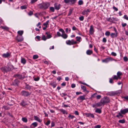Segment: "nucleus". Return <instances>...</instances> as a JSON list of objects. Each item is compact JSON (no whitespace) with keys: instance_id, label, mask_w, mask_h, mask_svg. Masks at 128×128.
<instances>
[{"instance_id":"60","label":"nucleus","mask_w":128,"mask_h":128,"mask_svg":"<svg viewBox=\"0 0 128 128\" xmlns=\"http://www.w3.org/2000/svg\"><path fill=\"white\" fill-rule=\"evenodd\" d=\"M111 54L113 56H116V53L114 52H112L111 53Z\"/></svg>"},{"instance_id":"18","label":"nucleus","mask_w":128,"mask_h":128,"mask_svg":"<svg viewBox=\"0 0 128 128\" xmlns=\"http://www.w3.org/2000/svg\"><path fill=\"white\" fill-rule=\"evenodd\" d=\"M0 28H1L2 29H3V30H8L9 28L8 27L6 26H1L0 27Z\"/></svg>"},{"instance_id":"1","label":"nucleus","mask_w":128,"mask_h":128,"mask_svg":"<svg viewBox=\"0 0 128 128\" xmlns=\"http://www.w3.org/2000/svg\"><path fill=\"white\" fill-rule=\"evenodd\" d=\"M50 6V3L46 2L39 4V7L40 8L44 10L48 8Z\"/></svg>"},{"instance_id":"46","label":"nucleus","mask_w":128,"mask_h":128,"mask_svg":"<svg viewBox=\"0 0 128 128\" xmlns=\"http://www.w3.org/2000/svg\"><path fill=\"white\" fill-rule=\"evenodd\" d=\"M119 78V77H118V76H116V75H114V76L113 78V79L114 80H117Z\"/></svg>"},{"instance_id":"62","label":"nucleus","mask_w":128,"mask_h":128,"mask_svg":"<svg viewBox=\"0 0 128 128\" xmlns=\"http://www.w3.org/2000/svg\"><path fill=\"white\" fill-rule=\"evenodd\" d=\"M101 98V96L100 95H98L97 96H96V98L98 99H100V98Z\"/></svg>"},{"instance_id":"33","label":"nucleus","mask_w":128,"mask_h":128,"mask_svg":"<svg viewBox=\"0 0 128 128\" xmlns=\"http://www.w3.org/2000/svg\"><path fill=\"white\" fill-rule=\"evenodd\" d=\"M114 92V94L115 95L118 94H120L121 92V90H118Z\"/></svg>"},{"instance_id":"34","label":"nucleus","mask_w":128,"mask_h":128,"mask_svg":"<svg viewBox=\"0 0 128 128\" xmlns=\"http://www.w3.org/2000/svg\"><path fill=\"white\" fill-rule=\"evenodd\" d=\"M101 110L99 108L96 109L95 110V112L97 113H98L99 114H100L101 112Z\"/></svg>"},{"instance_id":"41","label":"nucleus","mask_w":128,"mask_h":128,"mask_svg":"<svg viewBox=\"0 0 128 128\" xmlns=\"http://www.w3.org/2000/svg\"><path fill=\"white\" fill-rule=\"evenodd\" d=\"M88 12V10L87 9L86 10H84L82 12V14H87Z\"/></svg>"},{"instance_id":"30","label":"nucleus","mask_w":128,"mask_h":128,"mask_svg":"<svg viewBox=\"0 0 128 128\" xmlns=\"http://www.w3.org/2000/svg\"><path fill=\"white\" fill-rule=\"evenodd\" d=\"M2 108H4L5 110H8L10 109V108L8 107V106H4L2 107Z\"/></svg>"},{"instance_id":"22","label":"nucleus","mask_w":128,"mask_h":128,"mask_svg":"<svg viewBox=\"0 0 128 128\" xmlns=\"http://www.w3.org/2000/svg\"><path fill=\"white\" fill-rule=\"evenodd\" d=\"M60 111L62 112L63 114H68L67 112L65 110H63L62 109H60Z\"/></svg>"},{"instance_id":"56","label":"nucleus","mask_w":128,"mask_h":128,"mask_svg":"<svg viewBox=\"0 0 128 128\" xmlns=\"http://www.w3.org/2000/svg\"><path fill=\"white\" fill-rule=\"evenodd\" d=\"M59 31L61 32H62V34L64 33L65 32L64 30L62 28L59 29Z\"/></svg>"},{"instance_id":"64","label":"nucleus","mask_w":128,"mask_h":128,"mask_svg":"<svg viewBox=\"0 0 128 128\" xmlns=\"http://www.w3.org/2000/svg\"><path fill=\"white\" fill-rule=\"evenodd\" d=\"M33 14V12L32 11H30L28 13V14L30 16H31Z\"/></svg>"},{"instance_id":"10","label":"nucleus","mask_w":128,"mask_h":128,"mask_svg":"<svg viewBox=\"0 0 128 128\" xmlns=\"http://www.w3.org/2000/svg\"><path fill=\"white\" fill-rule=\"evenodd\" d=\"M10 55V54L8 52L3 54L2 55V56L4 58H7L9 57Z\"/></svg>"},{"instance_id":"63","label":"nucleus","mask_w":128,"mask_h":128,"mask_svg":"<svg viewBox=\"0 0 128 128\" xmlns=\"http://www.w3.org/2000/svg\"><path fill=\"white\" fill-rule=\"evenodd\" d=\"M50 120H48L46 123V125L48 126L50 124Z\"/></svg>"},{"instance_id":"57","label":"nucleus","mask_w":128,"mask_h":128,"mask_svg":"<svg viewBox=\"0 0 128 128\" xmlns=\"http://www.w3.org/2000/svg\"><path fill=\"white\" fill-rule=\"evenodd\" d=\"M101 127L100 125H98L94 127V128H100Z\"/></svg>"},{"instance_id":"58","label":"nucleus","mask_w":128,"mask_h":128,"mask_svg":"<svg viewBox=\"0 0 128 128\" xmlns=\"http://www.w3.org/2000/svg\"><path fill=\"white\" fill-rule=\"evenodd\" d=\"M84 17L83 16H81L79 18L80 20L81 21L83 20H84Z\"/></svg>"},{"instance_id":"5","label":"nucleus","mask_w":128,"mask_h":128,"mask_svg":"<svg viewBox=\"0 0 128 128\" xmlns=\"http://www.w3.org/2000/svg\"><path fill=\"white\" fill-rule=\"evenodd\" d=\"M21 94L24 96H28L30 95V93L28 92L25 90H22L21 92Z\"/></svg>"},{"instance_id":"3","label":"nucleus","mask_w":128,"mask_h":128,"mask_svg":"<svg viewBox=\"0 0 128 128\" xmlns=\"http://www.w3.org/2000/svg\"><path fill=\"white\" fill-rule=\"evenodd\" d=\"M113 60L116 61V60L113 58L111 57H109L106 58L102 60V62H104L107 63L110 61H112Z\"/></svg>"},{"instance_id":"4","label":"nucleus","mask_w":128,"mask_h":128,"mask_svg":"<svg viewBox=\"0 0 128 128\" xmlns=\"http://www.w3.org/2000/svg\"><path fill=\"white\" fill-rule=\"evenodd\" d=\"M66 42L67 44L69 45L75 44L77 43L76 42L74 41L73 40H67L66 41Z\"/></svg>"},{"instance_id":"38","label":"nucleus","mask_w":128,"mask_h":128,"mask_svg":"<svg viewBox=\"0 0 128 128\" xmlns=\"http://www.w3.org/2000/svg\"><path fill=\"white\" fill-rule=\"evenodd\" d=\"M38 125V124L36 122H34L32 123V124L31 125L32 126H34V127H35L37 126Z\"/></svg>"},{"instance_id":"15","label":"nucleus","mask_w":128,"mask_h":128,"mask_svg":"<svg viewBox=\"0 0 128 128\" xmlns=\"http://www.w3.org/2000/svg\"><path fill=\"white\" fill-rule=\"evenodd\" d=\"M20 104L22 106H24L27 104L26 103V102L24 100H22L20 103Z\"/></svg>"},{"instance_id":"54","label":"nucleus","mask_w":128,"mask_h":128,"mask_svg":"<svg viewBox=\"0 0 128 128\" xmlns=\"http://www.w3.org/2000/svg\"><path fill=\"white\" fill-rule=\"evenodd\" d=\"M38 0H31L30 3L33 4L36 2Z\"/></svg>"},{"instance_id":"25","label":"nucleus","mask_w":128,"mask_h":128,"mask_svg":"<svg viewBox=\"0 0 128 128\" xmlns=\"http://www.w3.org/2000/svg\"><path fill=\"white\" fill-rule=\"evenodd\" d=\"M50 84L53 86V88H54L56 86L57 84L54 82L50 83Z\"/></svg>"},{"instance_id":"51","label":"nucleus","mask_w":128,"mask_h":128,"mask_svg":"<svg viewBox=\"0 0 128 128\" xmlns=\"http://www.w3.org/2000/svg\"><path fill=\"white\" fill-rule=\"evenodd\" d=\"M110 34V32H106L105 33V35L106 36H109Z\"/></svg>"},{"instance_id":"45","label":"nucleus","mask_w":128,"mask_h":128,"mask_svg":"<svg viewBox=\"0 0 128 128\" xmlns=\"http://www.w3.org/2000/svg\"><path fill=\"white\" fill-rule=\"evenodd\" d=\"M88 116H90L93 118H94V115L92 114L91 113H88Z\"/></svg>"},{"instance_id":"52","label":"nucleus","mask_w":128,"mask_h":128,"mask_svg":"<svg viewBox=\"0 0 128 128\" xmlns=\"http://www.w3.org/2000/svg\"><path fill=\"white\" fill-rule=\"evenodd\" d=\"M40 79V78L39 77H37L36 78H35L34 80L35 81H38Z\"/></svg>"},{"instance_id":"39","label":"nucleus","mask_w":128,"mask_h":128,"mask_svg":"<svg viewBox=\"0 0 128 128\" xmlns=\"http://www.w3.org/2000/svg\"><path fill=\"white\" fill-rule=\"evenodd\" d=\"M118 122L120 123H124L125 122V120L124 119L120 120L118 121Z\"/></svg>"},{"instance_id":"27","label":"nucleus","mask_w":128,"mask_h":128,"mask_svg":"<svg viewBox=\"0 0 128 128\" xmlns=\"http://www.w3.org/2000/svg\"><path fill=\"white\" fill-rule=\"evenodd\" d=\"M26 60L24 58H22L21 60V63L23 64H25L26 63Z\"/></svg>"},{"instance_id":"35","label":"nucleus","mask_w":128,"mask_h":128,"mask_svg":"<svg viewBox=\"0 0 128 128\" xmlns=\"http://www.w3.org/2000/svg\"><path fill=\"white\" fill-rule=\"evenodd\" d=\"M22 120L24 122H26L28 121L27 119L25 117L22 118Z\"/></svg>"},{"instance_id":"14","label":"nucleus","mask_w":128,"mask_h":128,"mask_svg":"<svg viewBox=\"0 0 128 128\" xmlns=\"http://www.w3.org/2000/svg\"><path fill=\"white\" fill-rule=\"evenodd\" d=\"M34 119L36 121H37L39 122H41L42 120L37 116H34Z\"/></svg>"},{"instance_id":"29","label":"nucleus","mask_w":128,"mask_h":128,"mask_svg":"<svg viewBox=\"0 0 128 128\" xmlns=\"http://www.w3.org/2000/svg\"><path fill=\"white\" fill-rule=\"evenodd\" d=\"M46 37L48 38H50L52 37V36L50 34H49L48 32L46 33Z\"/></svg>"},{"instance_id":"36","label":"nucleus","mask_w":128,"mask_h":128,"mask_svg":"<svg viewBox=\"0 0 128 128\" xmlns=\"http://www.w3.org/2000/svg\"><path fill=\"white\" fill-rule=\"evenodd\" d=\"M18 33L20 36H22L23 33V31L22 30L19 31L18 32Z\"/></svg>"},{"instance_id":"16","label":"nucleus","mask_w":128,"mask_h":128,"mask_svg":"<svg viewBox=\"0 0 128 128\" xmlns=\"http://www.w3.org/2000/svg\"><path fill=\"white\" fill-rule=\"evenodd\" d=\"M114 93V92H111L107 93L106 94L110 96H113L115 95Z\"/></svg>"},{"instance_id":"50","label":"nucleus","mask_w":128,"mask_h":128,"mask_svg":"<svg viewBox=\"0 0 128 128\" xmlns=\"http://www.w3.org/2000/svg\"><path fill=\"white\" fill-rule=\"evenodd\" d=\"M81 37L80 36L76 37V40L77 41H80V40L81 39Z\"/></svg>"},{"instance_id":"13","label":"nucleus","mask_w":128,"mask_h":128,"mask_svg":"<svg viewBox=\"0 0 128 128\" xmlns=\"http://www.w3.org/2000/svg\"><path fill=\"white\" fill-rule=\"evenodd\" d=\"M101 102V100H100V101L99 102L96 104H95L96 106L97 107H100L102 106H104V104L102 102Z\"/></svg>"},{"instance_id":"12","label":"nucleus","mask_w":128,"mask_h":128,"mask_svg":"<svg viewBox=\"0 0 128 128\" xmlns=\"http://www.w3.org/2000/svg\"><path fill=\"white\" fill-rule=\"evenodd\" d=\"M120 112L122 114H124L128 112V108H126L124 110H120Z\"/></svg>"},{"instance_id":"32","label":"nucleus","mask_w":128,"mask_h":128,"mask_svg":"<svg viewBox=\"0 0 128 128\" xmlns=\"http://www.w3.org/2000/svg\"><path fill=\"white\" fill-rule=\"evenodd\" d=\"M49 22V20L47 21L46 22L43 24V25L45 26V27H48L47 25H48Z\"/></svg>"},{"instance_id":"6","label":"nucleus","mask_w":128,"mask_h":128,"mask_svg":"<svg viewBox=\"0 0 128 128\" xmlns=\"http://www.w3.org/2000/svg\"><path fill=\"white\" fill-rule=\"evenodd\" d=\"M0 69L1 71L4 73L7 72H8L7 70V67L6 66L2 67Z\"/></svg>"},{"instance_id":"8","label":"nucleus","mask_w":128,"mask_h":128,"mask_svg":"<svg viewBox=\"0 0 128 128\" xmlns=\"http://www.w3.org/2000/svg\"><path fill=\"white\" fill-rule=\"evenodd\" d=\"M94 32V28L92 25L90 26V28L89 30L90 34L91 35L93 34Z\"/></svg>"},{"instance_id":"7","label":"nucleus","mask_w":128,"mask_h":128,"mask_svg":"<svg viewBox=\"0 0 128 128\" xmlns=\"http://www.w3.org/2000/svg\"><path fill=\"white\" fill-rule=\"evenodd\" d=\"M7 70L8 71L11 70L13 69V66L10 63H8L7 65Z\"/></svg>"},{"instance_id":"47","label":"nucleus","mask_w":128,"mask_h":128,"mask_svg":"<svg viewBox=\"0 0 128 128\" xmlns=\"http://www.w3.org/2000/svg\"><path fill=\"white\" fill-rule=\"evenodd\" d=\"M83 2L82 0H80L78 2V4L80 5L82 4Z\"/></svg>"},{"instance_id":"26","label":"nucleus","mask_w":128,"mask_h":128,"mask_svg":"<svg viewBox=\"0 0 128 128\" xmlns=\"http://www.w3.org/2000/svg\"><path fill=\"white\" fill-rule=\"evenodd\" d=\"M122 73H121L120 72H118L117 73V76H118V77H119V78L120 79H121V77H120V76L122 75Z\"/></svg>"},{"instance_id":"53","label":"nucleus","mask_w":128,"mask_h":128,"mask_svg":"<svg viewBox=\"0 0 128 128\" xmlns=\"http://www.w3.org/2000/svg\"><path fill=\"white\" fill-rule=\"evenodd\" d=\"M124 18L125 19L127 20H128V16H127V15H125Z\"/></svg>"},{"instance_id":"48","label":"nucleus","mask_w":128,"mask_h":128,"mask_svg":"<svg viewBox=\"0 0 128 128\" xmlns=\"http://www.w3.org/2000/svg\"><path fill=\"white\" fill-rule=\"evenodd\" d=\"M42 39L44 40H46V38L44 35H43L42 36Z\"/></svg>"},{"instance_id":"49","label":"nucleus","mask_w":128,"mask_h":128,"mask_svg":"<svg viewBox=\"0 0 128 128\" xmlns=\"http://www.w3.org/2000/svg\"><path fill=\"white\" fill-rule=\"evenodd\" d=\"M125 62H127L128 60V58L126 56H124L123 58Z\"/></svg>"},{"instance_id":"19","label":"nucleus","mask_w":128,"mask_h":128,"mask_svg":"<svg viewBox=\"0 0 128 128\" xmlns=\"http://www.w3.org/2000/svg\"><path fill=\"white\" fill-rule=\"evenodd\" d=\"M61 36L64 39H66L67 38L68 36L64 33L62 34Z\"/></svg>"},{"instance_id":"37","label":"nucleus","mask_w":128,"mask_h":128,"mask_svg":"<svg viewBox=\"0 0 128 128\" xmlns=\"http://www.w3.org/2000/svg\"><path fill=\"white\" fill-rule=\"evenodd\" d=\"M73 10V9H70L69 12L68 14V16H70V15L71 14Z\"/></svg>"},{"instance_id":"9","label":"nucleus","mask_w":128,"mask_h":128,"mask_svg":"<svg viewBox=\"0 0 128 128\" xmlns=\"http://www.w3.org/2000/svg\"><path fill=\"white\" fill-rule=\"evenodd\" d=\"M54 7L55 9L57 10H59L61 7V5L60 4H58L57 3H56L54 4Z\"/></svg>"},{"instance_id":"61","label":"nucleus","mask_w":128,"mask_h":128,"mask_svg":"<svg viewBox=\"0 0 128 128\" xmlns=\"http://www.w3.org/2000/svg\"><path fill=\"white\" fill-rule=\"evenodd\" d=\"M57 34L58 36H62V34H61L59 32H57Z\"/></svg>"},{"instance_id":"43","label":"nucleus","mask_w":128,"mask_h":128,"mask_svg":"<svg viewBox=\"0 0 128 128\" xmlns=\"http://www.w3.org/2000/svg\"><path fill=\"white\" fill-rule=\"evenodd\" d=\"M38 55H35L33 56V58L34 59H35L38 58Z\"/></svg>"},{"instance_id":"21","label":"nucleus","mask_w":128,"mask_h":128,"mask_svg":"<svg viewBox=\"0 0 128 128\" xmlns=\"http://www.w3.org/2000/svg\"><path fill=\"white\" fill-rule=\"evenodd\" d=\"M18 81L17 79L15 80L13 82V85H14L18 86Z\"/></svg>"},{"instance_id":"28","label":"nucleus","mask_w":128,"mask_h":128,"mask_svg":"<svg viewBox=\"0 0 128 128\" xmlns=\"http://www.w3.org/2000/svg\"><path fill=\"white\" fill-rule=\"evenodd\" d=\"M80 99V100H84L85 99V98L83 96H80L78 98V99Z\"/></svg>"},{"instance_id":"59","label":"nucleus","mask_w":128,"mask_h":128,"mask_svg":"<svg viewBox=\"0 0 128 128\" xmlns=\"http://www.w3.org/2000/svg\"><path fill=\"white\" fill-rule=\"evenodd\" d=\"M71 86V87L72 88H74L76 86V85L74 84H72Z\"/></svg>"},{"instance_id":"20","label":"nucleus","mask_w":128,"mask_h":128,"mask_svg":"<svg viewBox=\"0 0 128 128\" xmlns=\"http://www.w3.org/2000/svg\"><path fill=\"white\" fill-rule=\"evenodd\" d=\"M118 34L117 33H112L110 34V36L112 38L114 37H116L117 36Z\"/></svg>"},{"instance_id":"44","label":"nucleus","mask_w":128,"mask_h":128,"mask_svg":"<svg viewBox=\"0 0 128 128\" xmlns=\"http://www.w3.org/2000/svg\"><path fill=\"white\" fill-rule=\"evenodd\" d=\"M20 8L22 9H26L27 8V7L26 6L24 5L21 6Z\"/></svg>"},{"instance_id":"11","label":"nucleus","mask_w":128,"mask_h":128,"mask_svg":"<svg viewBox=\"0 0 128 128\" xmlns=\"http://www.w3.org/2000/svg\"><path fill=\"white\" fill-rule=\"evenodd\" d=\"M23 38L22 36H18L17 37L16 40L18 42H20L23 40Z\"/></svg>"},{"instance_id":"40","label":"nucleus","mask_w":128,"mask_h":128,"mask_svg":"<svg viewBox=\"0 0 128 128\" xmlns=\"http://www.w3.org/2000/svg\"><path fill=\"white\" fill-rule=\"evenodd\" d=\"M77 0H70V2L72 4H74L76 2Z\"/></svg>"},{"instance_id":"17","label":"nucleus","mask_w":128,"mask_h":128,"mask_svg":"<svg viewBox=\"0 0 128 128\" xmlns=\"http://www.w3.org/2000/svg\"><path fill=\"white\" fill-rule=\"evenodd\" d=\"M15 76L20 79H21L23 78V76L20 74H16L15 75Z\"/></svg>"},{"instance_id":"24","label":"nucleus","mask_w":128,"mask_h":128,"mask_svg":"<svg viewBox=\"0 0 128 128\" xmlns=\"http://www.w3.org/2000/svg\"><path fill=\"white\" fill-rule=\"evenodd\" d=\"M115 20V18H109L108 20L110 22H113Z\"/></svg>"},{"instance_id":"42","label":"nucleus","mask_w":128,"mask_h":128,"mask_svg":"<svg viewBox=\"0 0 128 128\" xmlns=\"http://www.w3.org/2000/svg\"><path fill=\"white\" fill-rule=\"evenodd\" d=\"M50 10L52 12H54V8L52 7H50Z\"/></svg>"},{"instance_id":"2","label":"nucleus","mask_w":128,"mask_h":128,"mask_svg":"<svg viewBox=\"0 0 128 128\" xmlns=\"http://www.w3.org/2000/svg\"><path fill=\"white\" fill-rule=\"evenodd\" d=\"M101 102H102L104 105L106 103H108L110 101V100L108 98L104 97L102 98L101 100Z\"/></svg>"},{"instance_id":"55","label":"nucleus","mask_w":128,"mask_h":128,"mask_svg":"<svg viewBox=\"0 0 128 128\" xmlns=\"http://www.w3.org/2000/svg\"><path fill=\"white\" fill-rule=\"evenodd\" d=\"M64 1L65 3L67 4L70 2V0H64Z\"/></svg>"},{"instance_id":"23","label":"nucleus","mask_w":128,"mask_h":128,"mask_svg":"<svg viewBox=\"0 0 128 128\" xmlns=\"http://www.w3.org/2000/svg\"><path fill=\"white\" fill-rule=\"evenodd\" d=\"M31 88V87L28 84H26V85L25 89L26 90H30Z\"/></svg>"},{"instance_id":"31","label":"nucleus","mask_w":128,"mask_h":128,"mask_svg":"<svg viewBox=\"0 0 128 128\" xmlns=\"http://www.w3.org/2000/svg\"><path fill=\"white\" fill-rule=\"evenodd\" d=\"M81 88L84 91H85L86 90V87L83 85H81L80 86Z\"/></svg>"}]
</instances>
